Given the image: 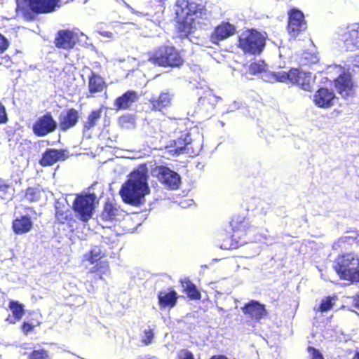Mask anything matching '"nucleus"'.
<instances>
[{
	"label": "nucleus",
	"mask_w": 359,
	"mask_h": 359,
	"mask_svg": "<svg viewBox=\"0 0 359 359\" xmlns=\"http://www.w3.org/2000/svg\"><path fill=\"white\" fill-rule=\"evenodd\" d=\"M148 181V169L146 165H140L131 172L119 191L123 201L132 205H138L142 199L150 191Z\"/></svg>",
	"instance_id": "nucleus-1"
},
{
	"label": "nucleus",
	"mask_w": 359,
	"mask_h": 359,
	"mask_svg": "<svg viewBox=\"0 0 359 359\" xmlns=\"http://www.w3.org/2000/svg\"><path fill=\"white\" fill-rule=\"evenodd\" d=\"M174 8L177 29L183 36L191 33L196 18L207 15L205 6L196 0H176Z\"/></svg>",
	"instance_id": "nucleus-2"
},
{
	"label": "nucleus",
	"mask_w": 359,
	"mask_h": 359,
	"mask_svg": "<svg viewBox=\"0 0 359 359\" xmlns=\"http://www.w3.org/2000/svg\"><path fill=\"white\" fill-rule=\"evenodd\" d=\"M232 233L230 236L220 235L219 246L223 250L238 248L248 243V235L252 226L248 219L241 215L233 216L230 221Z\"/></svg>",
	"instance_id": "nucleus-3"
},
{
	"label": "nucleus",
	"mask_w": 359,
	"mask_h": 359,
	"mask_svg": "<svg viewBox=\"0 0 359 359\" xmlns=\"http://www.w3.org/2000/svg\"><path fill=\"white\" fill-rule=\"evenodd\" d=\"M107 252L102 245H95L83 256V262H86L90 264H94L88 271V273H95V276L85 282L88 292H93L95 286L93 283H96L98 280L104 279L103 276L109 272V264L107 261L102 259L106 257Z\"/></svg>",
	"instance_id": "nucleus-4"
},
{
	"label": "nucleus",
	"mask_w": 359,
	"mask_h": 359,
	"mask_svg": "<svg viewBox=\"0 0 359 359\" xmlns=\"http://www.w3.org/2000/svg\"><path fill=\"white\" fill-rule=\"evenodd\" d=\"M148 60L154 66L164 68H180L185 62V58L181 50L173 46L163 45L156 48Z\"/></svg>",
	"instance_id": "nucleus-5"
},
{
	"label": "nucleus",
	"mask_w": 359,
	"mask_h": 359,
	"mask_svg": "<svg viewBox=\"0 0 359 359\" xmlns=\"http://www.w3.org/2000/svg\"><path fill=\"white\" fill-rule=\"evenodd\" d=\"M334 269L340 279L359 282V257L355 253L338 256L334 261Z\"/></svg>",
	"instance_id": "nucleus-6"
},
{
	"label": "nucleus",
	"mask_w": 359,
	"mask_h": 359,
	"mask_svg": "<svg viewBox=\"0 0 359 359\" xmlns=\"http://www.w3.org/2000/svg\"><path fill=\"white\" fill-rule=\"evenodd\" d=\"M265 46V38L256 29H248L238 38V47L244 53L259 55Z\"/></svg>",
	"instance_id": "nucleus-7"
},
{
	"label": "nucleus",
	"mask_w": 359,
	"mask_h": 359,
	"mask_svg": "<svg viewBox=\"0 0 359 359\" xmlns=\"http://www.w3.org/2000/svg\"><path fill=\"white\" fill-rule=\"evenodd\" d=\"M95 196L93 194H76L72 203V210L79 219L88 222L95 212Z\"/></svg>",
	"instance_id": "nucleus-8"
},
{
	"label": "nucleus",
	"mask_w": 359,
	"mask_h": 359,
	"mask_svg": "<svg viewBox=\"0 0 359 359\" xmlns=\"http://www.w3.org/2000/svg\"><path fill=\"white\" fill-rule=\"evenodd\" d=\"M278 82L290 81L306 91H311L313 79L310 72H305L297 68H291L288 72H281L276 74Z\"/></svg>",
	"instance_id": "nucleus-9"
},
{
	"label": "nucleus",
	"mask_w": 359,
	"mask_h": 359,
	"mask_svg": "<svg viewBox=\"0 0 359 359\" xmlns=\"http://www.w3.org/2000/svg\"><path fill=\"white\" fill-rule=\"evenodd\" d=\"M32 13H24V17L27 20H32L35 15L48 14L55 11L60 6V0H24Z\"/></svg>",
	"instance_id": "nucleus-10"
},
{
	"label": "nucleus",
	"mask_w": 359,
	"mask_h": 359,
	"mask_svg": "<svg viewBox=\"0 0 359 359\" xmlns=\"http://www.w3.org/2000/svg\"><path fill=\"white\" fill-rule=\"evenodd\" d=\"M287 15V31L291 37L296 38L306 30L307 22L302 11L292 8L288 11Z\"/></svg>",
	"instance_id": "nucleus-11"
},
{
	"label": "nucleus",
	"mask_w": 359,
	"mask_h": 359,
	"mask_svg": "<svg viewBox=\"0 0 359 359\" xmlns=\"http://www.w3.org/2000/svg\"><path fill=\"white\" fill-rule=\"evenodd\" d=\"M359 76V65H349L346 70L343 71L334 80V85L338 92L342 95H347L353 88V79Z\"/></svg>",
	"instance_id": "nucleus-12"
},
{
	"label": "nucleus",
	"mask_w": 359,
	"mask_h": 359,
	"mask_svg": "<svg viewBox=\"0 0 359 359\" xmlns=\"http://www.w3.org/2000/svg\"><path fill=\"white\" fill-rule=\"evenodd\" d=\"M79 41V34L76 29H64L57 32L54 39L55 46L58 49L70 50Z\"/></svg>",
	"instance_id": "nucleus-13"
},
{
	"label": "nucleus",
	"mask_w": 359,
	"mask_h": 359,
	"mask_svg": "<svg viewBox=\"0 0 359 359\" xmlns=\"http://www.w3.org/2000/svg\"><path fill=\"white\" fill-rule=\"evenodd\" d=\"M122 217L123 210L119 205L112 201H106L97 219L104 225L116 223L120 221Z\"/></svg>",
	"instance_id": "nucleus-14"
},
{
	"label": "nucleus",
	"mask_w": 359,
	"mask_h": 359,
	"mask_svg": "<svg viewBox=\"0 0 359 359\" xmlns=\"http://www.w3.org/2000/svg\"><path fill=\"white\" fill-rule=\"evenodd\" d=\"M57 122L50 112L39 117L33 125L34 133L38 137H43L55 130Z\"/></svg>",
	"instance_id": "nucleus-15"
},
{
	"label": "nucleus",
	"mask_w": 359,
	"mask_h": 359,
	"mask_svg": "<svg viewBox=\"0 0 359 359\" xmlns=\"http://www.w3.org/2000/svg\"><path fill=\"white\" fill-rule=\"evenodd\" d=\"M241 311L245 316L255 322H259L268 314L265 305L257 300H250L245 303L241 307Z\"/></svg>",
	"instance_id": "nucleus-16"
},
{
	"label": "nucleus",
	"mask_w": 359,
	"mask_h": 359,
	"mask_svg": "<svg viewBox=\"0 0 359 359\" xmlns=\"http://www.w3.org/2000/svg\"><path fill=\"white\" fill-rule=\"evenodd\" d=\"M341 40L347 50L359 49V23L348 25L341 34Z\"/></svg>",
	"instance_id": "nucleus-17"
},
{
	"label": "nucleus",
	"mask_w": 359,
	"mask_h": 359,
	"mask_svg": "<svg viewBox=\"0 0 359 359\" xmlns=\"http://www.w3.org/2000/svg\"><path fill=\"white\" fill-rule=\"evenodd\" d=\"M161 183L170 189H177L180 184V176L166 166H161L157 175Z\"/></svg>",
	"instance_id": "nucleus-18"
},
{
	"label": "nucleus",
	"mask_w": 359,
	"mask_h": 359,
	"mask_svg": "<svg viewBox=\"0 0 359 359\" xmlns=\"http://www.w3.org/2000/svg\"><path fill=\"white\" fill-rule=\"evenodd\" d=\"M335 98L333 90L320 87L313 95V102L318 107L327 109L334 105Z\"/></svg>",
	"instance_id": "nucleus-19"
},
{
	"label": "nucleus",
	"mask_w": 359,
	"mask_h": 359,
	"mask_svg": "<svg viewBox=\"0 0 359 359\" xmlns=\"http://www.w3.org/2000/svg\"><path fill=\"white\" fill-rule=\"evenodd\" d=\"M173 94L169 90L161 91L158 95H153L149 99L150 109L153 111H163L172 104Z\"/></svg>",
	"instance_id": "nucleus-20"
},
{
	"label": "nucleus",
	"mask_w": 359,
	"mask_h": 359,
	"mask_svg": "<svg viewBox=\"0 0 359 359\" xmlns=\"http://www.w3.org/2000/svg\"><path fill=\"white\" fill-rule=\"evenodd\" d=\"M236 33V27L228 22H222L214 29L210 35V41L215 44Z\"/></svg>",
	"instance_id": "nucleus-21"
},
{
	"label": "nucleus",
	"mask_w": 359,
	"mask_h": 359,
	"mask_svg": "<svg viewBox=\"0 0 359 359\" xmlns=\"http://www.w3.org/2000/svg\"><path fill=\"white\" fill-rule=\"evenodd\" d=\"M88 91L86 95L87 98H91L95 96V94L100 93L103 91H107V84L103 77L100 74L92 72L88 76Z\"/></svg>",
	"instance_id": "nucleus-22"
},
{
	"label": "nucleus",
	"mask_w": 359,
	"mask_h": 359,
	"mask_svg": "<svg viewBox=\"0 0 359 359\" xmlns=\"http://www.w3.org/2000/svg\"><path fill=\"white\" fill-rule=\"evenodd\" d=\"M80 114L74 108L67 109L59 117V126L61 130L66 131L74 127L79 121Z\"/></svg>",
	"instance_id": "nucleus-23"
},
{
	"label": "nucleus",
	"mask_w": 359,
	"mask_h": 359,
	"mask_svg": "<svg viewBox=\"0 0 359 359\" xmlns=\"http://www.w3.org/2000/svg\"><path fill=\"white\" fill-rule=\"evenodd\" d=\"M67 158L65 150L48 148L41 156L39 163L41 166H50L59 161H64Z\"/></svg>",
	"instance_id": "nucleus-24"
},
{
	"label": "nucleus",
	"mask_w": 359,
	"mask_h": 359,
	"mask_svg": "<svg viewBox=\"0 0 359 359\" xmlns=\"http://www.w3.org/2000/svg\"><path fill=\"white\" fill-rule=\"evenodd\" d=\"M138 99L139 95L137 93L135 90H129L115 99L114 106L117 111L127 110L130 109Z\"/></svg>",
	"instance_id": "nucleus-25"
},
{
	"label": "nucleus",
	"mask_w": 359,
	"mask_h": 359,
	"mask_svg": "<svg viewBox=\"0 0 359 359\" xmlns=\"http://www.w3.org/2000/svg\"><path fill=\"white\" fill-rule=\"evenodd\" d=\"M157 297L161 308H173L177 304L178 295L172 287H170L168 291L158 292Z\"/></svg>",
	"instance_id": "nucleus-26"
},
{
	"label": "nucleus",
	"mask_w": 359,
	"mask_h": 359,
	"mask_svg": "<svg viewBox=\"0 0 359 359\" xmlns=\"http://www.w3.org/2000/svg\"><path fill=\"white\" fill-rule=\"evenodd\" d=\"M190 143L187 142L184 138L180 137L176 140L170 142L166 146L168 152L172 156H178L181 154L188 153L190 147Z\"/></svg>",
	"instance_id": "nucleus-27"
},
{
	"label": "nucleus",
	"mask_w": 359,
	"mask_h": 359,
	"mask_svg": "<svg viewBox=\"0 0 359 359\" xmlns=\"http://www.w3.org/2000/svg\"><path fill=\"white\" fill-rule=\"evenodd\" d=\"M183 292L187 294L189 299L191 300H200L201 299V294L197 289L196 285L191 281L189 278H184L180 280Z\"/></svg>",
	"instance_id": "nucleus-28"
},
{
	"label": "nucleus",
	"mask_w": 359,
	"mask_h": 359,
	"mask_svg": "<svg viewBox=\"0 0 359 359\" xmlns=\"http://www.w3.org/2000/svg\"><path fill=\"white\" fill-rule=\"evenodd\" d=\"M102 107L93 110L88 114L87 119L83 123V132H87L94 128L102 116Z\"/></svg>",
	"instance_id": "nucleus-29"
},
{
	"label": "nucleus",
	"mask_w": 359,
	"mask_h": 359,
	"mask_svg": "<svg viewBox=\"0 0 359 359\" xmlns=\"http://www.w3.org/2000/svg\"><path fill=\"white\" fill-rule=\"evenodd\" d=\"M9 308L12 312V316H9L6 320L9 321L11 323H15L22 316V306L17 302L11 301L9 304Z\"/></svg>",
	"instance_id": "nucleus-30"
},
{
	"label": "nucleus",
	"mask_w": 359,
	"mask_h": 359,
	"mask_svg": "<svg viewBox=\"0 0 359 359\" xmlns=\"http://www.w3.org/2000/svg\"><path fill=\"white\" fill-rule=\"evenodd\" d=\"M15 219L13 222V229L15 233H22V215L18 208L14 212Z\"/></svg>",
	"instance_id": "nucleus-31"
},
{
	"label": "nucleus",
	"mask_w": 359,
	"mask_h": 359,
	"mask_svg": "<svg viewBox=\"0 0 359 359\" xmlns=\"http://www.w3.org/2000/svg\"><path fill=\"white\" fill-rule=\"evenodd\" d=\"M266 66V65L264 61H256L250 64L249 72L251 74L255 75L264 72Z\"/></svg>",
	"instance_id": "nucleus-32"
},
{
	"label": "nucleus",
	"mask_w": 359,
	"mask_h": 359,
	"mask_svg": "<svg viewBox=\"0 0 359 359\" xmlns=\"http://www.w3.org/2000/svg\"><path fill=\"white\" fill-rule=\"evenodd\" d=\"M41 190L39 187H29L25 191V196L29 201H36L39 199Z\"/></svg>",
	"instance_id": "nucleus-33"
},
{
	"label": "nucleus",
	"mask_w": 359,
	"mask_h": 359,
	"mask_svg": "<svg viewBox=\"0 0 359 359\" xmlns=\"http://www.w3.org/2000/svg\"><path fill=\"white\" fill-rule=\"evenodd\" d=\"M48 358V351L44 348L34 350L28 355V359H47Z\"/></svg>",
	"instance_id": "nucleus-34"
},
{
	"label": "nucleus",
	"mask_w": 359,
	"mask_h": 359,
	"mask_svg": "<svg viewBox=\"0 0 359 359\" xmlns=\"http://www.w3.org/2000/svg\"><path fill=\"white\" fill-rule=\"evenodd\" d=\"M333 306L332 298L331 297H327L325 299L321 301L318 311L322 313L327 312L330 311Z\"/></svg>",
	"instance_id": "nucleus-35"
},
{
	"label": "nucleus",
	"mask_w": 359,
	"mask_h": 359,
	"mask_svg": "<svg viewBox=\"0 0 359 359\" xmlns=\"http://www.w3.org/2000/svg\"><path fill=\"white\" fill-rule=\"evenodd\" d=\"M69 211H63L62 210H57L55 213V217L57 220L61 223L64 224L67 221L70 219V215L68 212Z\"/></svg>",
	"instance_id": "nucleus-36"
},
{
	"label": "nucleus",
	"mask_w": 359,
	"mask_h": 359,
	"mask_svg": "<svg viewBox=\"0 0 359 359\" xmlns=\"http://www.w3.org/2000/svg\"><path fill=\"white\" fill-rule=\"evenodd\" d=\"M144 336L142 339V342L144 345H149L152 342L154 334L152 330H147L144 331Z\"/></svg>",
	"instance_id": "nucleus-37"
},
{
	"label": "nucleus",
	"mask_w": 359,
	"mask_h": 359,
	"mask_svg": "<svg viewBox=\"0 0 359 359\" xmlns=\"http://www.w3.org/2000/svg\"><path fill=\"white\" fill-rule=\"evenodd\" d=\"M311 355V359H324L320 351L313 346H308L306 348Z\"/></svg>",
	"instance_id": "nucleus-38"
},
{
	"label": "nucleus",
	"mask_w": 359,
	"mask_h": 359,
	"mask_svg": "<svg viewBox=\"0 0 359 359\" xmlns=\"http://www.w3.org/2000/svg\"><path fill=\"white\" fill-rule=\"evenodd\" d=\"M177 359H195L194 353L188 349H181L178 354Z\"/></svg>",
	"instance_id": "nucleus-39"
},
{
	"label": "nucleus",
	"mask_w": 359,
	"mask_h": 359,
	"mask_svg": "<svg viewBox=\"0 0 359 359\" xmlns=\"http://www.w3.org/2000/svg\"><path fill=\"white\" fill-rule=\"evenodd\" d=\"M8 42L6 39L0 34V53H3L8 48Z\"/></svg>",
	"instance_id": "nucleus-40"
},
{
	"label": "nucleus",
	"mask_w": 359,
	"mask_h": 359,
	"mask_svg": "<svg viewBox=\"0 0 359 359\" xmlns=\"http://www.w3.org/2000/svg\"><path fill=\"white\" fill-rule=\"evenodd\" d=\"M32 227V223L30 219L24 215V233L28 232Z\"/></svg>",
	"instance_id": "nucleus-41"
},
{
	"label": "nucleus",
	"mask_w": 359,
	"mask_h": 359,
	"mask_svg": "<svg viewBox=\"0 0 359 359\" xmlns=\"http://www.w3.org/2000/svg\"><path fill=\"white\" fill-rule=\"evenodd\" d=\"M7 121V116L4 107L0 104V123H5Z\"/></svg>",
	"instance_id": "nucleus-42"
},
{
	"label": "nucleus",
	"mask_w": 359,
	"mask_h": 359,
	"mask_svg": "<svg viewBox=\"0 0 359 359\" xmlns=\"http://www.w3.org/2000/svg\"><path fill=\"white\" fill-rule=\"evenodd\" d=\"M8 189H11V188L6 185L3 181L0 180V192L8 191ZM0 196L4 198V196L1 194H0Z\"/></svg>",
	"instance_id": "nucleus-43"
},
{
	"label": "nucleus",
	"mask_w": 359,
	"mask_h": 359,
	"mask_svg": "<svg viewBox=\"0 0 359 359\" xmlns=\"http://www.w3.org/2000/svg\"><path fill=\"white\" fill-rule=\"evenodd\" d=\"M35 325L24 322V332H30Z\"/></svg>",
	"instance_id": "nucleus-44"
},
{
	"label": "nucleus",
	"mask_w": 359,
	"mask_h": 359,
	"mask_svg": "<svg viewBox=\"0 0 359 359\" xmlns=\"http://www.w3.org/2000/svg\"><path fill=\"white\" fill-rule=\"evenodd\" d=\"M353 304L354 307L359 309V295H356L353 297Z\"/></svg>",
	"instance_id": "nucleus-45"
},
{
	"label": "nucleus",
	"mask_w": 359,
	"mask_h": 359,
	"mask_svg": "<svg viewBox=\"0 0 359 359\" xmlns=\"http://www.w3.org/2000/svg\"><path fill=\"white\" fill-rule=\"evenodd\" d=\"M210 359H228L226 356L222 355H212Z\"/></svg>",
	"instance_id": "nucleus-46"
},
{
	"label": "nucleus",
	"mask_w": 359,
	"mask_h": 359,
	"mask_svg": "<svg viewBox=\"0 0 359 359\" xmlns=\"http://www.w3.org/2000/svg\"><path fill=\"white\" fill-rule=\"evenodd\" d=\"M17 12H20L21 11L20 2L19 0H17Z\"/></svg>",
	"instance_id": "nucleus-47"
},
{
	"label": "nucleus",
	"mask_w": 359,
	"mask_h": 359,
	"mask_svg": "<svg viewBox=\"0 0 359 359\" xmlns=\"http://www.w3.org/2000/svg\"><path fill=\"white\" fill-rule=\"evenodd\" d=\"M352 359H359V351H356Z\"/></svg>",
	"instance_id": "nucleus-48"
},
{
	"label": "nucleus",
	"mask_w": 359,
	"mask_h": 359,
	"mask_svg": "<svg viewBox=\"0 0 359 359\" xmlns=\"http://www.w3.org/2000/svg\"><path fill=\"white\" fill-rule=\"evenodd\" d=\"M355 240L356 243L359 244V233L357 234V236L355 238Z\"/></svg>",
	"instance_id": "nucleus-49"
}]
</instances>
